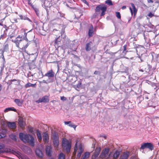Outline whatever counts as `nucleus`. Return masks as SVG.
<instances>
[{
    "instance_id": "nucleus-1",
    "label": "nucleus",
    "mask_w": 159,
    "mask_h": 159,
    "mask_svg": "<svg viewBox=\"0 0 159 159\" xmlns=\"http://www.w3.org/2000/svg\"><path fill=\"white\" fill-rule=\"evenodd\" d=\"M12 41L15 43L16 47L19 48L20 52H26V49L29 45L27 40H19L17 38H16L14 40H12Z\"/></svg>"
},
{
    "instance_id": "nucleus-2",
    "label": "nucleus",
    "mask_w": 159,
    "mask_h": 159,
    "mask_svg": "<svg viewBox=\"0 0 159 159\" xmlns=\"http://www.w3.org/2000/svg\"><path fill=\"white\" fill-rule=\"evenodd\" d=\"M19 136L20 139L24 143H29L32 146H34V139L32 136L20 133L19 134Z\"/></svg>"
},
{
    "instance_id": "nucleus-3",
    "label": "nucleus",
    "mask_w": 159,
    "mask_h": 159,
    "mask_svg": "<svg viewBox=\"0 0 159 159\" xmlns=\"http://www.w3.org/2000/svg\"><path fill=\"white\" fill-rule=\"evenodd\" d=\"M62 146L63 149L67 153L70 152L71 148V143L65 138H63L62 140Z\"/></svg>"
},
{
    "instance_id": "nucleus-4",
    "label": "nucleus",
    "mask_w": 159,
    "mask_h": 159,
    "mask_svg": "<svg viewBox=\"0 0 159 159\" xmlns=\"http://www.w3.org/2000/svg\"><path fill=\"white\" fill-rule=\"evenodd\" d=\"M107 7L104 4L100 5L96 7L95 9L96 12L99 11L100 10L102 12L100 16H102L105 14V11H106Z\"/></svg>"
},
{
    "instance_id": "nucleus-5",
    "label": "nucleus",
    "mask_w": 159,
    "mask_h": 159,
    "mask_svg": "<svg viewBox=\"0 0 159 159\" xmlns=\"http://www.w3.org/2000/svg\"><path fill=\"white\" fill-rule=\"evenodd\" d=\"M145 148H148L152 150L153 149V146L151 143H145L142 144L140 148V150L143 149Z\"/></svg>"
},
{
    "instance_id": "nucleus-6",
    "label": "nucleus",
    "mask_w": 159,
    "mask_h": 159,
    "mask_svg": "<svg viewBox=\"0 0 159 159\" xmlns=\"http://www.w3.org/2000/svg\"><path fill=\"white\" fill-rule=\"evenodd\" d=\"M62 42V40L61 39V38L59 36L55 39L54 43V46L58 48L59 47H61Z\"/></svg>"
},
{
    "instance_id": "nucleus-7",
    "label": "nucleus",
    "mask_w": 159,
    "mask_h": 159,
    "mask_svg": "<svg viewBox=\"0 0 159 159\" xmlns=\"http://www.w3.org/2000/svg\"><path fill=\"white\" fill-rule=\"evenodd\" d=\"M27 30L25 29H22L20 31V34H21L20 37L21 38H23L25 39L24 40H27L28 41V39L27 37V35L28 33H29L31 30L29 31L26 32Z\"/></svg>"
},
{
    "instance_id": "nucleus-8",
    "label": "nucleus",
    "mask_w": 159,
    "mask_h": 159,
    "mask_svg": "<svg viewBox=\"0 0 159 159\" xmlns=\"http://www.w3.org/2000/svg\"><path fill=\"white\" fill-rule=\"evenodd\" d=\"M101 148H97L93 153V154L92 156V159H98V156L99 154Z\"/></svg>"
},
{
    "instance_id": "nucleus-9",
    "label": "nucleus",
    "mask_w": 159,
    "mask_h": 159,
    "mask_svg": "<svg viewBox=\"0 0 159 159\" xmlns=\"http://www.w3.org/2000/svg\"><path fill=\"white\" fill-rule=\"evenodd\" d=\"M49 101V98L48 96H44L43 97L41 98H40L39 99L36 101V102L38 103L40 102H48Z\"/></svg>"
},
{
    "instance_id": "nucleus-10",
    "label": "nucleus",
    "mask_w": 159,
    "mask_h": 159,
    "mask_svg": "<svg viewBox=\"0 0 159 159\" xmlns=\"http://www.w3.org/2000/svg\"><path fill=\"white\" fill-rule=\"evenodd\" d=\"M18 120L20 127L21 129L24 128L25 125L24 119L22 117H19Z\"/></svg>"
},
{
    "instance_id": "nucleus-11",
    "label": "nucleus",
    "mask_w": 159,
    "mask_h": 159,
    "mask_svg": "<svg viewBox=\"0 0 159 159\" xmlns=\"http://www.w3.org/2000/svg\"><path fill=\"white\" fill-rule=\"evenodd\" d=\"M130 4L132 7V8L133 9V10H132V8L130 7H129V9L130 11L131 15H132L133 13H134V17L137 13V9L136 8L134 5L133 3H131Z\"/></svg>"
},
{
    "instance_id": "nucleus-12",
    "label": "nucleus",
    "mask_w": 159,
    "mask_h": 159,
    "mask_svg": "<svg viewBox=\"0 0 159 159\" xmlns=\"http://www.w3.org/2000/svg\"><path fill=\"white\" fill-rule=\"evenodd\" d=\"M109 151V149L108 148H105L101 153L100 156V158H103L106 157Z\"/></svg>"
},
{
    "instance_id": "nucleus-13",
    "label": "nucleus",
    "mask_w": 159,
    "mask_h": 159,
    "mask_svg": "<svg viewBox=\"0 0 159 159\" xmlns=\"http://www.w3.org/2000/svg\"><path fill=\"white\" fill-rule=\"evenodd\" d=\"M46 153L48 156L51 157L52 152V148L50 146H47L45 149Z\"/></svg>"
},
{
    "instance_id": "nucleus-14",
    "label": "nucleus",
    "mask_w": 159,
    "mask_h": 159,
    "mask_svg": "<svg viewBox=\"0 0 159 159\" xmlns=\"http://www.w3.org/2000/svg\"><path fill=\"white\" fill-rule=\"evenodd\" d=\"M93 26L92 25H91L88 32V36L89 38L92 37L94 34V32L93 31Z\"/></svg>"
},
{
    "instance_id": "nucleus-15",
    "label": "nucleus",
    "mask_w": 159,
    "mask_h": 159,
    "mask_svg": "<svg viewBox=\"0 0 159 159\" xmlns=\"http://www.w3.org/2000/svg\"><path fill=\"white\" fill-rule=\"evenodd\" d=\"M54 72L52 70L48 71L47 73L45 75V76L48 77H53L54 76Z\"/></svg>"
},
{
    "instance_id": "nucleus-16",
    "label": "nucleus",
    "mask_w": 159,
    "mask_h": 159,
    "mask_svg": "<svg viewBox=\"0 0 159 159\" xmlns=\"http://www.w3.org/2000/svg\"><path fill=\"white\" fill-rule=\"evenodd\" d=\"M7 125L9 128L11 129H14L16 128V124L15 122H7Z\"/></svg>"
},
{
    "instance_id": "nucleus-17",
    "label": "nucleus",
    "mask_w": 159,
    "mask_h": 159,
    "mask_svg": "<svg viewBox=\"0 0 159 159\" xmlns=\"http://www.w3.org/2000/svg\"><path fill=\"white\" fill-rule=\"evenodd\" d=\"M129 155V152H125L120 156V159H127Z\"/></svg>"
},
{
    "instance_id": "nucleus-18",
    "label": "nucleus",
    "mask_w": 159,
    "mask_h": 159,
    "mask_svg": "<svg viewBox=\"0 0 159 159\" xmlns=\"http://www.w3.org/2000/svg\"><path fill=\"white\" fill-rule=\"evenodd\" d=\"M92 44V42L91 41H90L88 43H87L86 44L85 49L87 51H90L91 48V46Z\"/></svg>"
},
{
    "instance_id": "nucleus-19",
    "label": "nucleus",
    "mask_w": 159,
    "mask_h": 159,
    "mask_svg": "<svg viewBox=\"0 0 159 159\" xmlns=\"http://www.w3.org/2000/svg\"><path fill=\"white\" fill-rule=\"evenodd\" d=\"M43 141L45 143H48L49 139V136L48 134L46 132L44 133L43 134Z\"/></svg>"
},
{
    "instance_id": "nucleus-20",
    "label": "nucleus",
    "mask_w": 159,
    "mask_h": 159,
    "mask_svg": "<svg viewBox=\"0 0 159 159\" xmlns=\"http://www.w3.org/2000/svg\"><path fill=\"white\" fill-rule=\"evenodd\" d=\"M35 153L36 155L39 157L42 158L43 156V154L42 151L39 149H36Z\"/></svg>"
},
{
    "instance_id": "nucleus-21",
    "label": "nucleus",
    "mask_w": 159,
    "mask_h": 159,
    "mask_svg": "<svg viewBox=\"0 0 159 159\" xmlns=\"http://www.w3.org/2000/svg\"><path fill=\"white\" fill-rule=\"evenodd\" d=\"M90 155V153L89 152H86L83 154L81 157V159H85L88 158Z\"/></svg>"
},
{
    "instance_id": "nucleus-22",
    "label": "nucleus",
    "mask_w": 159,
    "mask_h": 159,
    "mask_svg": "<svg viewBox=\"0 0 159 159\" xmlns=\"http://www.w3.org/2000/svg\"><path fill=\"white\" fill-rule=\"evenodd\" d=\"M65 124L66 125H69V126L72 127L74 128L75 129L76 126L72 123L71 121H65L64 122Z\"/></svg>"
},
{
    "instance_id": "nucleus-23",
    "label": "nucleus",
    "mask_w": 159,
    "mask_h": 159,
    "mask_svg": "<svg viewBox=\"0 0 159 159\" xmlns=\"http://www.w3.org/2000/svg\"><path fill=\"white\" fill-rule=\"evenodd\" d=\"M36 84H32L29 82H28L25 85V88H28L30 87H36Z\"/></svg>"
},
{
    "instance_id": "nucleus-24",
    "label": "nucleus",
    "mask_w": 159,
    "mask_h": 159,
    "mask_svg": "<svg viewBox=\"0 0 159 159\" xmlns=\"http://www.w3.org/2000/svg\"><path fill=\"white\" fill-rule=\"evenodd\" d=\"M15 102L19 106H21L22 105L23 101H20L19 99H15L14 100Z\"/></svg>"
},
{
    "instance_id": "nucleus-25",
    "label": "nucleus",
    "mask_w": 159,
    "mask_h": 159,
    "mask_svg": "<svg viewBox=\"0 0 159 159\" xmlns=\"http://www.w3.org/2000/svg\"><path fill=\"white\" fill-rule=\"evenodd\" d=\"M53 143L55 147L57 146L58 145L59 141L58 138L56 137L53 139Z\"/></svg>"
},
{
    "instance_id": "nucleus-26",
    "label": "nucleus",
    "mask_w": 159,
    "mask_h": 159,
    "mask_svg": "<svg viewBox=\"0 0 159 159\" xmlns=\"http://www.w3.org/2000/svg\"><path fill=\"white\" fill-rule=\"evenodd\" d=\"M11 111H12L15 112H16V109L14 108V107H8L5 109L4 111L5 112H6Z\"/></svg>"
},
{
    "instance_id": "nucleus-27",
    "label": "nucleus",
    "mask_w": 159,
    "mask_h": 159,
    "mask_svg": "<svg viewBox=\"0 0 159 159\" xmlns=\"http://www.w3.org/2000/svg\"><path fill=\"white\" fill-rule=\"evenodd\" d=\"M36 133L37 138L39 140V141H41L42 139V138L41 133H40V131H39V130H36Z\"/></svg>"
},
{
    "instance_id": "nucleus-28",
    "label": "nucleus",
    "mask_w": 159,
    "mask_h": 159,
    "mask_svg": "<svg viewBox=\"0 0 159 159\" xmlns=\"http://www.w3.org/2000/svg\"><path fill=\"white\" fill-rule=\"evenodd\" d=\"M4 147V145L2 143H0V153L4 152L5 151L3 150Z\"/></svg>"
},
{
    "instance_id": "nucleus-29",
    "label": "nucleus",
    "mask_w": 159,
    "mask_h": 159,
    "mask_svg": "<svg viewBox=\"0 0 159 159\" xmlns=\"http://www.w3.org/2000/svg\"><path fill=\"white\" fill-rule=\"evenodd\" d=\"M119 152L117 151H116L115 152L114 154L113 157V158L115 159H116L117 158L119 157Z\"/></svg>"
},
{
    "instance_id": "nucleus-30",
    "label": "nucleus",
    "mask_w": 159,
    "mask_h": 159,
    "mask_svg": "<svg viewBox=\"0 0 159 159\" xmlns=\"http://www.w3.org/2000/svg\"><path fill=\"white\" fill-rule=\"evenodd\" d=\"M77 149V142H76L74 150L73 153V154L74 155H75L76 154Z\"/></svg>"
},
{
    "instance_id": "nucleus-31",
    "label": "nucleus",
    "mask_w": 159,
    "mask_h": 159,
    "mask_svg": "<svg viewBox=\"0 0 159 159\" xmlns=\"http://www.w3.org/2000/svg\"><path fill=\"white\" fill-rule=\"evenodd\" d=\"M29 68L30 69L35 68L36 66V65H35L34 63H29Z\"/></svg>"
},
{
    "instance_id": "nucleus-32",
    "label": "nucleus",
    "mask_w": 159,
    "mask_h": 159,
    "mask_svg": "<svg viewBox=\"0 0 159 159\" xmlns=\"http://www.w3.org/2000/svg\"><path fill=\"white\" fill-rule=\"evenodd\" d=\"M105 2L106 4L109 6H112L113 5L112 2L111 0H107L105 1Z\"/></svg>"
},
{
    "instance_id": "nucleus-33",
    "label": "nucleus",
    "mask_w": 159,
    "mask_h": 159,
    "mask_svg": "<svg viewBox=\"0 0 159 159\" xmlns=\"http://www.w3.org/2000/svg\"><path fill=\"white\" fill-rule=\"evenodd\" d=\"M84 145L82 143H80V156L81 155V153L84 151Z\"/></svg>"
},
{
    "instance_id": "nucleus-34",
    "label": "nucleus",
    "mask_w": 159,
    "mask_h": 159,
    "mask_svg": "<svg viewBox=\"0 0 159 159\" xmlns=\"http://www.w3.org/2000/svg\"><path fill=\"white\" fill-rule=\"evenodd\" d=\"M65 155L62 153H61L59 155L58 159H65Z\"/></svg>"
},
{
    "instance_id": "nucleus-35",
    "label": "nucleus",
    "mask_w": 159,
    "mask_h": 159,
    "mask_svg": "<svg viewBox=\"0 0 159 159\" xmlns=\"http://www.w3.org/2000/svg\"><path fill=\"white\" fill-rule=\"evenodd\" d=\"M33 7L36 13V14L38 16H39V9L37 8H36L35 7Z\"/></svg>"
},
{
    "instance_id": "nucleus-36",
    "label": "nucleus",
    "mask_w": 159,
    "mask_h": 159,
    "mask_svg": "<svg viewBox=\"0 0 159 159\" xmlns=\"http://www.w3.org/2000/svg\"><path fill=\"white\" fill-rule=\"evenodd\" d=\"M127 45L126 44L125 45L123 46V49L124 50L123 52V53H124L126 54V53L128 52L127 51H126V48H127Z\"/></svg>"
},
{
    "instance_id": "nucleus-37",
    "label": "nucleus",
    "mask_w": 159,
    "mask_h": 159,
    "mask_svg": "<svg viewBox=\"0 0 159 159\" xmlns=\"http://www.w3.org/2000/svg\"><path fill=\"white\" fill-rule=\"evenodd\" d=\"M10 137L13 140H14L15 141L16 140V136L14 135L11 134L10 135Z\"/></svg>"
},
{
    "instance_id": "nucleus-38",
    "label": "nucleus",
    "mask_w": 159,
    "mask_h": 159,
    "mask_svg": "<svg viewBox=\"0 0 159 159\" xmlns=\"http://www.w3.org/2000/svg\"><path fill=\"white\" fill-rule=\"evenodd\" d=\"M116 16L118 19H120L121 18V16L120 14V13L119 12H116Z\"/></svg>"
},
{
    "instance_id": "nucleus-39",
    "label": "nucleus",
    "mask_w": 159,
    "mask_h": 159,
    "mask_svg": "<svg viewBox=\"0 0 159 159\" xmlns=\"http://www.w3.org/2000/svg\"><path fill=\"white\" fill-rule=\"evenodd\" d=\"M148 16L150 17H152L154 16V13H152L151 12H149L148 15Z\"/></svg>"
},
{
    "instance_id": "nucleus-40",
    "label": "nucleus",
    "mask_w": 159,
    "mask_h": 159,
    "mask_svg": "<svg viewBox=\"0 0 159 159\" xmlns=\"http://www.w3.org/2000/svg\"><path fill=\"white\" fill-rule=\"evenodd\" d=\"M17 81V82L19 84H20V80H16L15 79H14L11 80V82H13V81Z\"/></svg>"
},
{
    "instance_id": "nucleus-41",
    "label": "nucleus",
    "mask_w": 159,
    "mask_h": 159,
    "mask_svg": "<svg viewBox=\"0 0 159 159\" xmlns=\"http://www.w3.org/2000/svg\"><path fill=\"white\" fill-rule=\"evenodd\" d=\"M61 100L62 101H65L67 100V98L64 96H61L60 97Z\"/></svg>"
},
{
    "instance_id": "nucleus-42",
    "label": "nucleus",
    "mask_w": 159,
    "mask_h": 159,
    "mask_svg": "<svg viewBox=\"0 0 159 159\" xmlns=\"http://www.w3.org/2000/svg\"><path fill=\"white\" fill-rule=\"evenodd\" d=\"M5 137V134L4 133H0V138H2Z\"/></svg>"
},
{
    "instance_id": "nucleus-43",
    "label": "nucleus",
    "mask_w": 159,
    "mask_h": 159,
    "mask_svg": "<svg viewBox=\"0 0 159 159\" xmlns=\"http://www.w3.org/2000/svg\"><path fill=\"white\" fill-rule=\"evenodd\" d=\"M100 73V72L99 71H95L94 73V74L95 75L99 74Z\"/></svg>"
},
{
    "instance_id": "nucleus-44",
    "label": "nucleus",
    "mask_w": 159,
    "mask_h": 159,
    "mask_svg": "<svg viewBox=\"0 0 159 159\" xmlns=\"http://www.w3.org/2000/svg\"><path fill=\"white\" fill-rule=\"evenodd\" d=\"M81 1L84 3L86 4L87 5H89L88 3L86 1V0H81Z\"/></svg>"
},
{
    "instance_id": "nucleus-45",
    "label": "nucleus",
    "mask_w": 159,
    "mask_h": 159,
    "mask_svg": "<svg viewBox=\"0 0 159 159\" xmlns=\"http://www.w3.org/2000/svg\"><path fill=\"white\" fill-rule=\"evenodd\" d=\"M28 4L32 6V4L30 0H28Z\"/></svg>"
},
{
    "instance_id": "nucleus-46",
    "label": "nucleus",
    "mask_w": 159,
    "mask_h": 159,
    "mask_svg": "<svg viewBox=\"0 0 159 159\" xmlns=\"http://www.w3.org/2000/svg\"><path fill=\"white\" fill-rule=\"evenodd\" d=\"M148 3H152L153 2V0H147Z\"/></svg>"
},
{
    "instance_id": "nucleus-47",
    "label": "nucleus",
    "mask_w": 159,
    "mask_h": 159,
    "mask_svg": "<svg viewBox=\"0 0 159 159\" xmlns=\"http://www.w3.org/2000/svg\"><path fill=\"white\" fill-rule=\"evenodd\" d=\"M122 9L123 10L125 9L126 8V6H123L122 8Z\"/></svg>"
},
{
    "instance_id": "nucleus-48",
    "label": "nucleus",
    "mask_w": 159,
    "mask_h": 159,
    "mask_svg": "<svg viewBox=\"0 0 159 159\" xmlns=\"http://www.w3.org/2000/svg\"><path fill=\"white\" fill-rule=\"evenodd\" d=\"M2 86L1 84H0V91H1L2 89Z\"/></svg>"
},
{
    "instance_id": "nucleus-49",
    "label": "nucleus",
    "mask_w": 159,
    "mask_h": 159,
    "mask_svg": "<svg viewBox=\"0 0 159 159\" xmlns=\"http://www.w3.org/2000/svg\"><path fill=\"white\" fill-rule=\"evenodd\" d=\"M11 151V149L9 148H8L7 149V150L6 151V152H9Z\"/></svg>"
},
{
    "instance_id": "nucleus-50",
    "label": "nucleus",
    "mask_w": 159,
    "mask_h": 159,
    "mask_svg": "<svg viewBox=\"0 0 159 159\" xmlns=\"http://www.w3.org/2000/svg\"><path fill=\"white\" fill-rule=\"evenodd\" d=\"M155 2L156 3H159V0H156V1Z\"/></svg>"
},
{
    "instance_id": "nucleus-51",
    "label": "nucleus",
    "mask_w": 159,
    "mask_h": 159,
    "mask_svg": "<svg viewBox=\"0 0 159 159\" xmlns=\"http://www.w3.org/2000/svg\"><path fill=\"white\" fill-rule=\"evenodd\" d=\"M139 71H141L142 72H143L144 71V70H143L141 69L139 70Z\"/></svg>"
},
{
    "instance_id": "nucleus-52",
    "label": "nucleus",
    "mask_w": 159,
    "mask_h": 159,
    "mask_svg": "<svg viewBox=\"0 0 159 159\" xmlns=\"http://www.w3.org/2000/svg\"><path fill=\"white\" fill-rule=\"evenodd\" d=\"M13 37V36H10V39H11Z\"/></svg>"
},
{
    "instance_id": "nucleus-53",
    "label": "nucleus",
    "mask_w": 159,
    "mask_h": 159,
    "mask_svg": "<svg viewBox=\"0 0 159 159\" xmlns=\"http://www.w3.org/2000/svg\"><path fill=\"white\" fill-rule=\"evenodd\" d=\"M0 25L2 26V25L1 23H0Z\"/></svg>"
},
{
    "instance_id": "nucleus-54",
    "label": "nucleus",
    "mask_w": 159,
    "mask_h": 159,
    "mask_svg": "<svg viewBox=\"0 0 159 159\" xmlns=\"http://www.w3.org/2000/svg\"><path fill=\"white\" fill-rule=\"evenodd\" d=\"M54 101H55V100H53L52 101H51L52 102H54Z\"/></svg>"
},
{
    "instance_id": "nucleus-55",
    "label": "nucleus",
    "mask_w": 159,
    "mask_h": 159,
    "mask_svg": "<svg viewBox=\"0 0 159 159\" xmlns=\"http://www.w3.org/2000/svg\"><path fill=\"white\" fill-rule=\"evenodd\" d=\"M80 154V152H79L78 151V154Z\"/></svg>"
},
{
    "instance_id": "nucleus-56",
    "label": "nucleus",
    "mask_w": 159,
    "mask_h": 159,
    "mask_svg": "<svg viewBox=\"0 0 159 159\" xmlns=\"http://www.w3.org/2000/svg\"><path fill=\"white\" fill-rule=\"evenodd\" d=\"M12 84V83L11 82V83H10V84Z\"/></svg>"
},
{
    "instance_id": "nucleus-57",
    "label": "nucleus",
    "mask_w": 159,
    "mask_h": 159,
    "mask_svg": "<svg viewBox=\"0 0 159 159\" xmlns=\"http://www.w3.org/2000/svg\"><path fill=\"white\" fill-rule=\"evenodd\" d=\"M2 1V0H0V2H1Z\"/></svg>"
},
{
    "instance_id": "nucleus-58",
    "label": "nucleus",
    "mask_w": 159,
    "mask_h": 159,
    "mask_svg": "<svg viewBox=\"0 0 159 159\" xmlns=\"http://www.w3.org/2000/svg\"><path fill=\"white\" fill-rule=\"evenodd\" d=\"M130 19L129 20L128 22H129V21H130Z\"/></svg>"
},
{
    "instance_id": "nucleus-59",
    "label": "nucleus",
    "mask_w": 159,
    "mask_h": 159,
    "mask_svg": "<svg viewBox=\"0 0 159 159\" xmlns=\"http://www.w3.org/2000/svg\"><path fill=\"white\" fill-rule=\"evenodd\" d=\"M6 30H7V29H6Z\"/></svg>"
},
{
    "instance_id": "nucleus-60",
    "label": "nucleus",
    "mask_w": 159,
    "mask_h": 159,
    "mask_svg": "<svg viewBox=\"0 0 159 159\" xmlns=\"http://www.w3.org/2000/svg\"><path fill=\"white\" fill-rule=\"evenodd\" d=\"M78 86H79V85H78L77 86V87L78 88H79V87H78Z\"/></svg>"
},
{
    "instance_id": "nucleus-61",
    "label": "nucleus",
    "mask_w": 159,
    "mask_h": 159,
    "mask_svg": "<svg viewBox=\"0 0 159 159\" xmlns=\"http://www.w3.org/2000/svg\"><path fill=\"white\" fill-rule=\"evenodd\" d=\"M47 14H48V12H47Z\"/></svg>"
},
{
    "instance_id": "nucleus-62",
    "label": "nucleus",
    "mask_w": 159,
    "mask_h": 159,
    "mask_svg": "<svg viewBox=\"0 0 159 159\" xmlns=\"http://www.w3.org/2000/svg\"><path fill=\"white\" fill-rule=\"evenodd\" d=\"M53 159V158H51V159Z\"/></svg>"
}]
</instances>
